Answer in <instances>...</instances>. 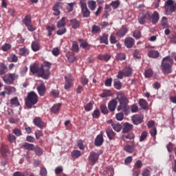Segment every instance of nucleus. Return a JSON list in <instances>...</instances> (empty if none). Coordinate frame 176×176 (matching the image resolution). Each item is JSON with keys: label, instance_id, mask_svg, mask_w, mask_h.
<instances>
[{"label": "nucleus", "instance_id": "13", "mask_svg": "<svg viewBox=\"0 0 176 176\" xmlns=\"http://www.w3.org/2000/svg\"><path fill=\"white\" fill-rule=\"evenodd\" d=\"M135 44V41L131 37H128L124 40V45L128 49H131Z\"/></svg>", "mask_w": 176, "mask_h": 176}, {"label": "nucleus", "instance_id": "3", "mask_svg": "<svg viewBox=\"0 0 176 176\" xmlns=\"http://www.w3.org/2000/svg\"><path fill=\"white\" fill-rule=\"evenodd\" d=\"M173 64H174V60L170 56H166L162 59L161 68L164 75L171 74Z\"/></svg>", "mask_w": 176, "mask_h": 176}, {"label": "nucleus", "instance_id": "8", "mask_svg": "<svg viewBox=\"0 0 176 176\" xmlns=\"http://www.w3.org/2000/svg\"><path fill=\"white\" fill-rule=\"evenodd\" d=\"M147 21H151V12H146L145 13L140 14L138 18L140 24H145Z\"/></svg>", "mask_w": 176, "mask_h": 176}, {"label": "nucleus", "instance_id": "38", "mask_svg": "<svg viewBox=\"0 0 176 176\" xmlns=\"http://www.w3.org/2000/svg\"><path fill=\"white\" fill-rule=\"evenodd\" d=\"M111 126L113 127V130L117 133H119V131L122 130V124L119 123H113L111 124Z\"/></svg>", "mask_w": 176, "mask_h": 176}, {"label": "nucleus", "instance_id": "54", "mask_svg": "<svg viewBox=\"0 0 176 176\" xmlns=\"http://www.w3.org/2000/svg\"><path fill=\"white\" fill-rule=\"evenodd\" d=\"M28 172L25 171V172H20V171H16L13 173V176H28Z\"/></svg>", "mask_w": 176, "mask_h": 176}, {"label": "nucleus", "instance_id": "57", "mask_svg": "<svg viewBox=\"0 0 176 176\" xmlns=\"http://www.w3.org/2000/svg\"><path fill=\"white\" fill-rule=\"evenodd\" d=\"M7 138L8 141L11 142V144L16 142V136H14V135L9 134L8 135Z\"/></svg>", "mask_w": 176, "mask_h": 176}, {"label": "nucleus", "instance_id": "33", "mask_svg": "<svg viewBox=\"0 0 176 176\" xmlns=\"http://www.w3.org/2000/svg\"><path fill=\"white\" fill-rule=\"evenodd\" d=\"M104 175L105 176H113V168L109 166L104 171Z\"/></svg>", "mask_w": 176, "mask_h": 176}, {"label": "nucleus", "instance_id": "4", "mask_svg": "<svg viewBox=\"0 0 176 176\" xmlns=\"http://www.w3.org/2000/svg\"><path fill=\"white\" fill-rule=\"evenodd\" d=\"M36 104H38V95L34 91H32L28 94L25 99V104L28 109H31Z\"/></svg>", "mask_w": 176, "mask_h": 176}, {"label": "nucleus", "instance_id": "50", "mask_svg": "<svg viewBox=\"0 0 176 176\" xmlns=\"http://www.w3.org/2000/svg\"><path fill=\"white\" fill-rule=\"evenodd\" d=\"M72 50L74 52H79V45L77 41H74L72 43Z\"/></svg>", "mask_w": 176, "mask_h": 176}, {"label": "nucleus", "instance_id": "24", "mask_svg": "<svg viewBox=\"0 0 176 176\" xmlns=\"http://www.w3.org/2000/svg\"><path fill=\"white\" fill-rule=\"evenodd\" d=\"M106 134L110 140H113V138H115V135H116V133L113 131V130L109 128L106 129Z\"/></svg>", "mask_w": 176, "mask_h": 176}, {"label": "nucleus", "instance_id": "18", "mask_svg": "<svg viewBox=\"0 0 176 176\" xmlns=\"http://www.w3.org/2000/svg\"><path fill=\"white\" fill-rule=\"evenodd\" d=\"M60 8H61V3H56L53 8L52 10L54 12V16H60L61 12L60 11Z\"/></svg>", "mask_w": 176, "mask_h": 176}, {"label": "nucleus", "instance_id": "58", "mask_svg": "<svg viewBox=\"0 0 176 176\" xmlns=\"http://www.w3.org/2000/svg\"><path fill=\"white\" fill-rule=\"evenodd\" d=\"M152 75H153V71L151 69L146 70L144 72V76H146V78H151Z\"/></svg>", "mask_w": 176, "mask_h": 176}, {"label": "nucleus", "instance_id": "41", "mask_svg": "<svg viewBox=\"0 0 176 176\" xmlns=\"http://www.w3.org/2000/svg\"><path fill=\"white\" fill-rule=\"evenodd\" d=\"M4 90H6V94L10 95L16 91V88L14 87H5Z\"/></svg>", "mask_w": 176, "mask_h": 176}, {"label": "nucleus", "instance_id": "23", "mask_svg": "<svg viewBox=\"0 0 176 176\" xmlns=\"http://www.w3.org/2000/svg\"><path fill=\"white\" fill-rule=\"evenodd\" d=\"M127 34V28L125 26H122V28H120L118 32L116 33L117 36H119L120 38H123L124 35Z\"/></svg>", "mask_w": 176, "mask_h": 176}, {"label": "nucleus", "instance_id": "39", "mask_svg": "<svg viewBox=\"0 0 176 176\" xmlns=\"http://www.w3.org/2000/svg\"><path fill=\"white\" fill-rule=\"evenodd\" d=\"M60 108H61V104H60V103L56 104L55 105H54L52 107L51 111L53 113H57L58 112V111H60Z\"/></svg>", "mask_w": 176, "mask_h": 176}, {"label": "nucleus", "instance_id": "25", "mask_svg": "<svg viewBox=\"0 0 176 176\" xmlns=\"http://www.w3.org/2000/svg\"><path fill=\"white\" fill-rule=\"evenodd\" d=\"M34 123L35 126H36L39 129H43V126H45V124L42 122V119H41V118H34Z\"/></svg>", "mask_w": 176, "mask_h": 176}, {"label": "nucleus", "instance_id": "49", "mask_svg": "<svg viewBox=\"0 0 176 176\" xmlns=\"http://www.w3.org/2000/svg\"><path fill=\"white\" fill-rule=\"evenodd\" d=\"M116 58L117 60H119L120 61H122L123 60H126V54H124L123 53H119L116 56Z\"/></svg>", "mask_w": 176, "mask_h": 176}, {"label": "nucleus", "instance_id": "16", "mask_svg": "<svg viewBox=\"0 0 176 176\" xmlns=\"http://www.w3.org/2000/svg\"><path fill=\"white\" fill-rule=\"evenodd\" d=\"M80 8H81V13H82L83 17H89L90 11L87 8V5L82 4V6H80Z\"/></svg>", "mask_w": 176, "mask_h": 176}, {"label": "nucleus", "instance_id": "62", "mask_svg": "<svg viewBox=\"0 0 176 176\" xmlns=\"http://www.w3.org/2000/svg\"><path fill=\"white\" fill-rule=\"evenodd\" d=\"M114 87L117 90H120L122 89V82L120 80L115 81Z\"/></svg>", "mask_w": 176, "mask_h": 176}, {"label": "nucleus", "instance_id": "26", "mask_svg": "<svg viewBox=\"0 0 176 176\" xmlns=\"http://www.w3.org/2000/svg\"><path fill=\"white\" fill-rule=\"evenodd\" d=\"M98 60H100L101 61H109L111 60V55L106 54H99L98 55Z\"/></svg>", "mask_w": 176, "mask_h": 176}, {"label": "nucleus", "instance_id": "56", "mask_svg": "<svg viewBox=\"0 0 176 176\" xmlns=\"http://www.w3.org/2000/svg\"><path fill=\"white\" fill-rule=\"evenodd\" d=\"M91 109H93V102H90L85 106V110L87 112H89Z\"/></svg>", "mask_w": 176, "mask_h": 176}, {"label": "nucleus", "instance_id": "5", "mask_svg": "<svg viewBox=\"0 0 176 176\" xmlns=\"http://www.w3.org/2000/svg\"><path fill=\"white\" fill-rule=\"evenodd\" d=\"M165 12L166 14H172L176 12V3L173 0H168L165 3Z\"/></svg>", "mask_w": 176, "mask_h": 176}, {"label": "nucleus", "instance_id": "51", "mask_svg": "<svg viewBox=\"0 0 176 176\" xmlns=\"http://www.w3.org/2000/svg\"><path fill=\"white\" fill-rule=\"evenodd\" d=\"M67 32L66 28H59V29L56 31L57 35H64Z\"/></svg>", "mask_w": 176, "mask_h": 176}, {"label": "nucleus", "instance_id": "43", "mask_svg": "<svg viewBox=\"0 0 176 176\" xmlns=\"http://www.w3.org/2000/svg\"><path fill=\"white\" fill-rule=\"evenodd\" d=\"M46 30L48 31V36H52V32L53 31H56V26L54 25H52V26H50V25H47L46 26Z\"/></svg>", "mask_w": 176, "mask_h": 176}, {"label": "nucleus", "instance_id": "17", "mask_svg": "<svg viewBox=\"0 0 176 176\" xmlns=\"http://www.w3.org/2000/svg\"><path fill=\"white\" fill-rule=\"evenodd\" d=\"M118 105V101L115 99L111 100L108 104V109L110 112H113L115 109H116V107Z\"/></svg>", "mask_w": 176, "mask_h": 176}, {"label": "nucleus", "instance_id": "7", "mask_svg": "<svg viewBox=\"0 0 176 176\" xmlns=\"http://www.w3.org/2000/svg\"><path fill=\"white\" fill-rule=\"evenodd\" d=\"M3 80L6 85H13L14 83V79H16L15 74H8L3 76Z\"/></svg>", "mask_w": 176, "mask_h": 176}, {"label": "nucleus", "instance_id": "34", "mask_svg": "<svg viewBox=\"0 0 176 176\" xmlns=\"http://www.w3.org/2000/svg\"><path fill=\"white\" fill-rule=\"evenodd\" d=\"M23 147L28 151H34V149H35V146L34 144L28 142L23 143Z\"/></svg>", "mask_w": 176, "mask_h": 176}, {"label": "nucleus", "instance_id": "9", "mask_svg": "<svg viewBox=\"0 0 176 176\" xmlns=\"http://www.w3.org/2000/svg\"><path fill=\"white\" fill-rule=\"evenodd\" d=\"M131 120L133 124L138 126V124H141L144 122V116L142 114H135L131 117Z\"/></svg>", "mask_w": 176, "mask_h": 176}, {"label": "nucleus", "instance_id": "52", "mask_svg": "<svg viewBox=\"0 0 176 176\" xmlns=\"http://www.w3.org/2000/svg\"><path fill=\"white\" fill-rule=\"evenodd\" d=\"M100 110L96 109L92 113V118H94V119H98L100 118Z\"/></svg>", "mask_w": 176, "mask_h": 176}, {"label": "nucleus", "instance_id": "45", "mask_svg": "<svg viewBox=\"0 0 176 176\" xmlns=\"http://www.w3.org/2000/svg\"><path fill=\"white\" fill-rule=\"evenodd\" d=\"M10 104L13 107H19L20 105V102H19V98L17 97H14L10 100Z\"/></svg>", "mask_w": 176, "mask_h": 176}, {"label": "nucleus", "instance_id": "64", "mask_svg": "<svg viewBox=\"0 0 176 176\" xmlns=\"http://www.w3.org/2000/svg\"><path fill=\"white\" fill-rule=\"evenodd\" d=\"M142 176H151V170L148 168H144L142 172Z\"/></svg>", "mask_w": 176, "mask_h": 176}, {"label": "nucleus", "instance_id": "32", "mask_svg": "<svg viewBox=\"0 0 176 176\" xmlns=\"http://www.w3.org/2000/svg\"><path fill=\"white\" fill-rule=\"evenodd\" d=\"M23 24H25V27L31 24L32 23V21L31 20V15L30 14L26 15L23 20Z\"/></svg>", "mask_w": 176, "mask_h": 176}, {"label": "nucleus", "instance_id": "27", "mask_svg": "<svg viewBox=\"0 0 176 176\" xmlns=\"http://www.w3.org/2000/svg\"><path fill=\"white\" fill-rule=\"evenodd\" d=\"M66 18L63 16L60 21L57 22L58 28H65V25H67V22L65 21Z\"/></svg>", "mask_w": 176, "mask_h": 176}, {"label": "nucleus", "instance_id": "11", "mask_svg": "<svg viewBox=\"0 0 176 176\" xmlns=\"http://www.w3.org/2000/svg\"><path fill=\"white\" fill-rule=\"evenodd\" d=\"M65 90H68V89H70V87H72V82L74 81V78H72V76L68 75L65 76Z\"/></svg>", "mask_w": 176, "mask_h": 176}, {"label": "nucleus", "instance_id": "63", "mask_svg": "<svg viewBox=\"0 0 176 176\" xmlns=\"http://www.w3.org/2000/svg\"><path fill=\"white\" fill-rule=\"evenodd\" d=\"M104 85L107 87H111V86H112V78H107L104 82Z\"/></svg>", "mask_w": 176, "mask_h": 176}, {"label": "nucleus", "instance_id": "14", "mask_svg": "<svg viewBox=\"0 0 176 176\" xmlns=\"http://www.w3.org/2000/svg\"><path fill=\"white\" fill-rule=\"evenodd\" d=\"M0 152L3 157H6L9 153V146L6 144H1L0 147Z\"/></svg>", "mask_w": 176, "mask_h": 176}, {"label": "nucleus", "instance_id": "1", "mask_svg": "<svg viewBox=\"0 0 176 176\" xmlns=\"http://www.w3.org/2000/svg\"><path fill=\"white\" fill-rule=\"evenodd\" d=\"M50 68H52V63L44 62L41 67L35 63L30 65V71L34 75L38 76V78L47 80L50 76Z\"/></svg>", "mask_w": 176, "mask_h": 176}, {"label": "nucleus", "instance_id": "44", "mask_svg": "<svg viewBox=\"0 0 176 176\" xmlns=\"http://www.w3.org/2000/svg\"><path fill=\"white\" fill-rule=\"evenodd\" d=\"M6 69H8V67L5 63L0 64V75H5L6 74Z\"/></svg>", "mask_w": 176, "mask_h": 176}, {"label": "nucleus", "instance_id": "2", "mask_svg": "<svg viewBox=\"0 0 176 176\" xmlns=\"http://www.w3.org/2000/svg\"><path fill=\"white\" fill-rule=\"evenodd\" d=\"M117 100L119 102L117 111L122 112L124 115H129V113H130V106H129V99L127 96L123 93H120L118 94Z\"/></svg>", "mask_w": 176, "mask_h": 176}, {"label": "nucleus", "instance_id": "55", "mask_svg": "<svg viewBox=\"0 0 176 176\" xmlns=\"http://www.w3.org/2000/svg\"><path fill=\"white\" fill-rule=\"evenodd\" d=\"M100 111L104 115H107L108 113V108H107V106L105 104H101L100 105Z\"/></svg>", "mask_w": 176, "mask_h": 176}, {"label": "nucleus", "instance_id": "61", "mask_svg": "<svg viewBox=\"0 0 176 176\" xmlns=\"http://www.w3.org/2000/svg\"><path fill=\"white\" fill-rule=\"evenodd\" d=\"M116 118L117 120L121 122L124 118V113H118L116 115Z\"/></svg>", "mask_w": 176, "mask_h": 176}, {"label": "nucleus", "instance_id": "22", "mask_svg": "<svg viewBox=\"0 0 176 176\" xmlns=\"http://www.w3.org/2000/svg\"><path fill=\"white\" fill-rule=\"evenodd\" d=\"M148 56L150 57V58H158V57L160 56V54L158 51L151 50L148 52Z\"/></svg>", "mask_w": 176, "mask_h": 176}, {"label": "nucleus", "instance_id": "15", "mask_svg": "<svg viewBox=\"0 0 176 176\" xmlns=\"http://www.w3.org/2000/svg\"><path fill=\"white\" fill-rule=\"evenodd\" d=\"M104 143V137L102 133L98 135L95 139L94 144L96 146H101Z\"/></svg>", "mask_w": 176, "mask_h": 176}, {"label": "nucleus", "instance_id": "40", "mask_svg": "<svg viewBox=\"0 0 176 176\" xmlns=\"http://www.w3.org/2000/svg\"><path fill=\"white\" fill-rule=\"evenodd\" d=\"M33 151H34L35 155H36V156H42V155H43V150L38 146L34 147Z\"/></svg>", "mask_w": 176, "mask_h": 176}, {"label": "nucleus", "instance_id": "53", "mask_svg": "<svg viewBox=\"0 0 176 176\" xmlns=\"http://www.w3.org/2000/svg\"><path fill=\"white\" fill-rule=\"evenodd\" d=\"M68 7L67 8V12H72V10H74V7L75 6V5H76V2H73V3H67Z\"/></svg>", "mask_w": 176, "mask_h": 176}, {"label": "nucleus", "instance_id": "59", "mask_svg": "<svg viewBox=\"0 0 176 176\" xmlns=\"http://www.w3.org/2000/svg\"><path fill=\"white\" fill-rule=\"evenodd\" d=\"M110 5L111 7L113 8V9H118V8H119V6L120 5V2L119 1H112Z\"/></svg>", "mask_w": 176, "mask_h": 176}, {"label": "nucleus", "instance_id": "10", "mask_svg": "<svg viewBox=\"0 0 176 176\" xmlns=\"http://www.w3.org/2000/svg\"><path fill=\"white\" fill-rule=\"evenodd\" d=\"M100 157V154L96 152H91L89 156V160L92 163V164H96L98 161V158Z\"/></svg>", "mask_w": 176, "mask_h": 176}, {"label": "nucleus", "instance_id": "6", "mask_svg": "<svg viewBox=\"0 0 176 176\" xmlns=\"http://www.w3.org/2000/svg\"><path fill=\"white\" fill-rule=\"evenodd\" d=\"M133 75V69L130 67H126L122 71H119L117 75L118 79H123V76L129 78Z\"/></svg>", "mask_w": 176, "mask_h": 176}, {"label": "nucleus", "instance_id": "31", "mask_svg": "<svg viewBox=\"0 0 176 176\" xmlns=\"http://www.w3.org/2000/svg\"><path fill=\"white\" fill-rule=\"evenodd\" d=\"M8 60L9 63H17L19 61V57L16 54H12L8 57Z\"/></svg>", "mask_w": 176, "mask_h": 176}, {"label": "nucleus", "instance_id": "47", "mask_svg": "<svg viewBox=\"0 0 176 176\" xmlns=\"http://www.w3.org/2000/svg\"><path fill=\"white\" fill-rule=\"evenodd\" d=\"M11 49H12V45H10L9 43H5L1 47V50L3 52H8V50H10Z\"/></svg>", "mask_w": 176, "mask_h": 176}, {"label": "nucleus", "instance_id": "29", "mask_svg": "<svg viewBox=\"0 0 176 176\" xmlns=\"http://www.w3.org/2000/svg\"><path fill=\"white\" fill-rule=\"evenodd\" d=\"M19 54L22 56H27L30 54V50L27 47H23L19 49Z\"/></svg>", "mask_w": 176, "mask_h": 176}, {"label": "nucleus", "instance_id": "48", "mask_svg": "<svg viewBox=\"0 0 176 176\" xmlns=\"http://www.w3.org/2000/svg\"><path fill=\"white\" fill-rule=\"evenodd\" d=\"M147 137H148V132H146V131H143L140 138V142H142V141H145Z\"/></svg>", "mask_w": 176, "mask_h": 176}, {"label": "nucleus", "instance_id": "36", "mask_svg": "<svg viewBox=\"0 0 176 176\" xmlns=\"http://www.w3.org/2000/svg\"><path fill=\"white\" fill-rule=\"evenodd\" d=\"M139 105L142 109H146L148 108V102L145 99H140Z\"/></svg>", "mask_w": 176, "mask_h": 176}, {"label": "nucleus", "instance_id": "21", "mask_svg": "<svg viewBox=\"0 0 176 176\" xmlns=\"http://www.w3.org/2000/svg\"><path fill=\"white\" fill-rule=\"evenodd\" d=\"M70 25L74 30H78L80 27V22L76 19H73L70 20Z\"/></svg>", "mask_w": 176, "mask_h": 176}, {"label": "nucleus", "instance_id": "46", "mask_svg": "<svg viewBox=\"0 0 176 176\" xmlns=\"http://www.w3.org/2000/svg\"><path fill=\"white\" fill-rule=\"evenodd\" d=\"M92 34H100L101 32V28L100 26L94 25L91 29Z\"/></svg>", "mask_w": 176, "mask_h": 176}, {"label": "nucleus", "instance_id": "12", "mask_svg": "<svg viewBox=\"0 0 176 176\" xmlns=\"http://www.w3.org/2000/svg\"><path fill=\"white\" fill-rule=\"evenodd\" d=\"M160 15L157 11H154L153 13L151 12L150 14V21L152 24L155 25L157 23H159Z\"/></svg>", "mask_w": 176, "mask_h": 176}, {"label": "nucleus", "instance_id": "28", "mask_svg": "<svg viewBox=\"0 0 176 176\" xmlns=\"http://www.w3.org/2000/svg\"><path fill=\"white\" fill-rule=\"evenodd\" d=\"M31 47L33 52H38L41 49V44H39V42L38 41H32Z\"/></svg>", "mask_w": 176, "mask_h": 176}, {"label": "nucleus", "instance_id": "19", "mask_svg": "<svg viewBox=\"0 0 176 176\" xmlns=\"http://www.w3.org/2000/svg\"><path fill=\"white\" fill-rule=\"evenodd\" d=\"M37 91L41 97H43L45 93H46V87L45 86V84L42 83L37 87Z\"/></svg>", "mask_w": 176, "mask_h": 176}, {"label": "nucleus", "instance_id": "30", "mask_svg": "<svg viewBox=\"0 0 176 176\" xmlns=\"http://www.w3.org/2000/svg\"><path fill=\"white\" fill-rule=\"evenodd\" d=\"M71 156L73 159H78L82 156V153L79 150H74L71 153Z\"/></svg>", "mask_w": 176, "mask_h": 176}, {"label": "nucleus", "instance_id": "35", "mask_svg": "<svg viewBox=\"0 0 176 176\" xmlns=\"http://www.w3.org/2000/svg\"><path fill=\"white\" fill-rule=\"evenodd\" d=\"M108 34H103L100 36V43H104V45H108Z\"/></svg>", "mask_w": 176, "mask_h": 176}, {"label": "nucleus", "instance_id": "60", "mask_svg": "<svg viewBox=\"0 0 176 176\" xmlns=\"http://www.w3.org/2000/svg\"><path fill=\"white\" fill-rule=\"evenodd\" d=\"M50 96H52V97H55V98H57V97L60 96V91H58V90L53 89L50 93Z\"/></svg>", "mask_w": 176, "mask_h": 176}, {"label": "nucleus", "instance_id": "20", "mask_svg": "<svg viewBox=\"0 0 176 176\" xmlns=\"http://www.w3.org/2000/svg\"><path fill=\"white\" fill-rule=\"evenodd\" d=\"M131 130H133V124L129 122L124 123L123 128H122V133H129V131H131Z\"/></svg>", "mask_w": 176, "mask_h": 176}, {"label": "nucleus", "instance_id": "37", "mask_svg": "<svg viewBox=\"0 0 176 176\" xmlns=\"http://www.w3.org/2000/svg\"><path fill=\"white\" fill-rule=\"evenodd\" d=\"M96 1L93 0H89L88 1V8L90 9V10H96V8H97Z\"/></svg>", "mask_w": 176, "mask_h": 176}, {"label": "nucleus", "instance_id": "42", "mask_svg": "<svg viewBox=\"0 0 176 176\" xmlns=\"http://www.w3.org/2000/svg\"><path fill=\"white\" fill-rule=\"evenodd\" d=\"M135 147H134L133 145L130 146V145H126L124 147V150L126 151L128 153H133L134 152V149Z\"/></svg>", "mask_w": 176, "mask_h": 176}]
</instances>
